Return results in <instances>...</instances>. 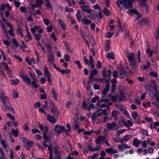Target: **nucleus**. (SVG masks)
<instances>
[{
	"mask_svg": "<svg viewBox=\"0 0 159 159\" xmlns=\"http://www.w3.org/2000/svg\"><path fill=\"white\" fill-rule=\"evenodd\" d=\"M45 5L49 9L52 8V6H51L48 0H45Z\"/></svg>",
	"mask_w": 159,
	"mask_h": 159,
	"instance_id": "79ce46f5",
	"label": "nucleus"
},
{
	"mask_svg": "<svg viewBox=\"0 0 159 159\" xmlns=\"http://www.w3.org/2000/svg\"><path fill=\"white\" fill-rule=\"evenodd\" d=\"M0 141H1V143L2 145L3 148H7V145L2 140H1Z\"/></svg>",
	"mask_w": 159,
	"mask_h": 159,
	"instance_id": "338daca9",
	"label": "nucleus"
},
{
	"mask_svg": "<svg viewBox=\"0 0 159 159\" xmlns=\"http://www.w3.org/2000/svg\"><path fill=\"white\" fill-rule=\"evenodd\" d=\"M118 22L119 23L118 31L123 32L124 31V30L121 24V22L120 21L119 19H118Z\"/></svg>",
	"mask_w": 159,
	"mask_h": 159,
	"instance_id": "a19ab883",
	"label": "nucleus"
},
{
	"mask_svg": "<svg viewBox=\"0 0 159 159\" xmlns=\"http://www.w3.org/2000/svg\"><path fill=\"white\" fill-rule=\"evenodd\" d=\"M99 97L97 96H96V97H93L92 99H91V102H93V103H95L97 101V100H98L99 101Z\"/></svg>",
	"mask_w": 159,
	"mask_h": 159,
	"instance_id": "a18cd8bd",
	"label": "nucleus"
},
{
	"mask_svg": "<svg viewBox=\"0 0 159 159\" xmlns=\"http://www.w3.org/2000/svg\"><path fill=\"white\" fill-rule=\"evenodd\" d=\"M33 143L32 141L28 142L25 145V147L26 149L28 150L32 147Z\"/></svg>",
	"mask_w": 159,
	"mask_h": 159,
	"instance_id": "cd10ccee",
	"label": "nucleus"
},
{
	"mask_svg": "<svg viewBox=\"0 0 159 159\" xmlns=\"http://www.w3.org/2000/svg\"><path fill=\"white\" fill-rule=\"evenodd\" d=\"M54 150H55V153L56 155H58L60 154V152L58 150V148L57 147H55Z\"/></svg>",
	"mask_w": 159,
	"mask_h": 159,
	"instance_id": "0e129e2a",
	"label": "nucleus"
},
{
	"mask_svg": "<svg viewBox=\"0 0 159 159\" xmlns=\"http://www.w3.org/2000/svg\"><path fill=\"white\" fill-rule=\"evenodd\" d=\"M132 116L134 119H136L138 116V113L136 112H134L132 113Z\"/></svg>",
	"mask_w": 159,
	"mask_h": 159,
	"instance_id": "de8ad7c7",
	"label": "nucleus"
},
{
	"mask_svg": "<svg viewBox=\"0 0 159 159\" xmlns=\"http://www.w3.org/2000/svg\"><path fill=\"white\" fill-rule=\"evenodd\" d=\"M107 57L110 59H114L115 58V55H113V53L112 52L107 53Z\"/></svg>",
	"mask_w": 159,
	"mask_h": 159,
	"instance_id": "2f4dec72",
	"label": "nucleus"
},
{
	"mask_svg": "<svg viewBox=\"0 0 159 159\" xmlns=\"http://www.w3.org/2000/svg\"><path fill=\"white\" fill-rule=\"evenodd\" d=\"M134 2V0H118L116 3L121 11H124L127 9L132 8Z\"/></svg>",
	"mask_w": 159,
	"mask_h": 159,
	"instance_id": "f257e3e1",
	"label": "nucleus"
},
{
	"mask_svg": "<svg viewBox=\"0 0 159 159\" xmlns=\"http://www.w3.org/2000/svg\"><path fill=\"white\" fill-rule=\"evenodd\" d=\"M81 8L82 10L85 12H87L88 13H90L91 12V10L90 9L89 7L86 5H82Z\"/></svg>",
	"mask_w": 159,
	"mask_h": 159,
	"instance_id": "4468645a",
	"label": "nucleus"
},
{
	"mask_svg": "<svg viewBox=\"0 0 159 159\" xmlns=\"http://www.w3.org/2000/svg\"><path fill=\"white\" fill-rule=\"evenodd\" d=\"M106 138L105 136H102L98 137V139L96 140V143L97 144L101 143L102 144L105 143V141H106Z\"/></svg>",
	"mask_w": 159,
	"mask_h": 159,
	"instance_id": "9d476101",
	"label": "nucleus"
},
{
	"mask_svg": "<svg viewBox=\"0 0 159 159\" xmlns=\"http://www.w3.org/2000/svg\"><path fill=\"white\" fill-rule=\"evenodd\" d=\"M145 87L146 89L148 90V91L152 90V89H153V86L151 84H146Z\"/></svg>",
	"mask_w": 159,
	"mask_h": 159,
	"instance_id": "7c9ffc66",
	"label": "nucleus"
},
{
	"mask_svg": "<svg viewBox=\"0 0 159 159\" xmlns=\"http://www.w3.org/2000/svg\"><path fill=\"white\" fill-rule=\"evenodd\" d=\"M98 73V70L96 69H95L94 70H91L90 73L94 75H97Z\"/></svg>",
	"mask_w": 159,
	"mask_h": 159,
	"instance_id": "69168bd1",
	"label": "nucleus"
},
{
	"mask_svg": "<svg viewBox=\"0 0 159 159\" xmlns=\"http://www.w3.org/2000/svg\"><path fill=\"white\" fill-rule=\"evenodd\" d=\"M51 36L53 40L54 41H56L57 40V39L56 37L55 34L54 33H52L51 34Z\"/></svg>",
	"mask_w": 159,
	"mask_h": 159,
	"instance_id": "774afa93",
	"label": "nucleus"
},
{
	"mask_svg": "<svg viewBox=\"0 0 159 159\" xmlns=\"http://www.w3.org/2000/svg\"><path fill=\"white\" fill-rule=\"evenodd\" d=\"M156 85H155L154 87L156 91L155 95L153 96V98H155L156 100L159 103V93L158 92L157 90L156 87Z\"/></svg>",
	"mask_w": 159,
	"mask_h": 159,
	"instance_id": "b1692460",
	"label": "nucleus"
},
{
	"mask_svg": "<svg viewBox=\"0 0 159 159\" xmlns=\"http://www.w3.org/2000/svg\"><path fill=\"white\" fill-rule=\"evenodd\" d=\"M39 126L40 128V129L43 132V137L44 140H48V137L47 136V134L48 132V127L46 126L45 130V128L43 127V125L41 124L39 125Z\"/></svg>",
	"mask_w": 159,
	"mask_h": 159,
	"instance_id": "0eeeda50",
	"label": "nucleus"
},
{
	"mask_svg": "<svg viewBox=\"0 0 159 159\" xmlns=\"http://www.w3.org/2000/svg\"><path fill=\"white\" fill-rule=\"evenodd\" d=\"M116 84H112L111 86V92L112 93H113L114 92L115 90L116 89Z\"/></svg>",
	"mask_w": 159,
	"mask_h": 159,
	"instance_id": "13d9d810",
	"label": "nucleus"
},
{
	"mask_svg": "<svg viewBox=\"0 0 159 159\" xmlns=\"http://www.w3.org/2000/svg\"><path fill=\"white\" fill-rule=\"evenodd\" d=\"M81 21L84 24L88 25L90 24L91 22V20L86 18H84L81 20Z\"/></svg>",
	"mask_w": 159,
	"mask_h": 159,
	"instance_id": "412c9836",
	"label": "nucleus"
},
{
	"mask_svg": "<svg viewBox=\"0 0 159 159\" xmlns=\"http://www.w3.org/2000/svg\"><path fill=\"white\" fill-rule=\"evenodd\" d=\"M66 128L63 126L57 124L54 127V132L57 135H59L61 133L65 131Z\"/></svg>",
	"mask_w": 159,
	"mask_h": 159,
	"instance_id": "7ed1b4c3",
	"label": "nucleus"
},
{
	"mask_svg": "<svg viewBox=\"0 0 159 159\" xmlns=\"http://www.w3.org/2000/svg\"><path fill=\"white\" fill-rule=\"evenodd\" d=\"M127 57L130 62L134 61L135 60L136 61V60L134 58V54L133 53H131L129 55L127 56Z\"/></svg>",
	"mask_w": 159,
	"mask_h": 159,
	"instance_id": "2eb2a0df",
	"label": "nucleus"
},
{
	"mask_svg": "<svg viewBox=\"0 0 159 159\" xmlns=\"http://www.w3.org/2000/svg\"><path fill=\"white\" fill-rule=\"evenodd\" d=\"M131 137L132 136L131 135H127L126 136H125L123 139L126 142L127 141L129 140V138Z\"/></svg>",
	"mask_w": 159,
	"mask_h": 159,
	"instance_id": "4d7b16f0",
	"label": "nucleus"
},
{
	"mask_svg": "<svg viewBox=\"0 0 159 159\" xmlns=\"http://www.w3.org/2000/svg\"><path fill=\"white\" fill-rule=\"evenodd\" d=\"M105 151L110 154H113L118 152V151L117 150H115L111 147L109 148L108 149H106Z\"/></svg>",
	"mask_w": 159,
	"mask_h": 159,
	"instance_id": "f3484780",
	"label": "nucleus"
},
{
	"mask_svg": "<svg viewBox=\"0 0 159 159\" xmlns=\"http://www.w3.org/2000/svg\"><path fill=\"white\" fill-rule=\"evenodd\" d=\"M147 65H143L141 66V67L143 70H145L146 69H148L150 66L151 64L148 61H147Z\"/></svg>",
	"mask_w": 159,
	"mask_h": 159,
	"instance_id": "473e14b6",
	"label": "nucleus"
},
{
	"mask_svg": "<svg viewBox=\"0 0 159 159\" xmlns=\"http://www.w3.org/2000/svg\"><path fill=\"white\" fill-rule=\"evenodd\" d=\"M50 104L51 106H50V107L51 108V111L52 112L53 115L57 118L59 116V112L57 108L55 107L53 103L50 102Z\"/></svg>",
	"mask_w": 159,
	"mask_h": 159,
	"instance_id": "39448f33",
	"label": "nucleus"
},
{
	"mask_svg": "<svg viewBox=\"0 0 159 159\" xmlns=\"http://www.w3.org/2000/svg\"><path fill=\"white\" fill-rule=\"evenodd\" d=\"M60 72L62 75H63L65 73L67 74H68L71 73V71L70 69H68L65 70H63L61 69Z\"/></svg>",
	"mask_w": 159,
	"mask_h": 159,
	"instance_id": "c85d7f7f",
	"label": "nucleus"
},
{
	"mask_svg": "<svg viewBox=\"0 0 159 159\" xmlns=\"http://www.w3.org/2000/svg\"><path fill=\"white\" fill-rule=\"evenodd\" d=\"M82 107L84 109H87V107L88 104L86 103L85 101H83L82 105Z\"/></svg>",
	"mask_w": 159,
	"mask_h": 159,
	"instance_id": "6e6d98bb",
	"label": "nucleus"
},
{
	"mask_svg": "<svg viewBox=\"0 0 159 159\" xmlns=\"http://www.w3.org/2000/svg\"><path fill=\"white\" fill-rule=\"evenodd\" d=\"M106 67H104L103 68L102 70V74L103 75V76L104 77L103 79H95V80L96 81L98 82L99 81L100 82H103L105 80H106V79L107 77V75L106 74Z\"/></svg>",
	"mask_w": 159,
	"mask_h": 159,
	"instance_id": "6e6552de",
	"label": "nucleus"
},
{
	"mask_svg": "<svg viewBox=\"0 0 159 159\" xmlns=\"http://www.w3.org/2000/svg\"><path fill=\"white\" fill-rule=\"evenodd\" d=\"M115 106L117 108L120 109L121 111L125 108L123 106L119 104H116Z\"/></svg>",
	"mask_w": 159,
	"mask_h": 159,
	"instance_id": "864d4df0",
	"label": "nucleus"
},
{
	"mask_svg": "<svg viewBox=\"0 0 159 159\" xmlns=\"http://www.w3.org/2000/svg\"><path fill=\"white\" fill-rule=\"evenodd\" d=\"M126 129H121L120 130H117L115 133V135L118 136L120 135V134L123 133L124 132L126 131Z\"/></svg>",
	"mask_w": 159,
	"mask_h": 159,
	"instance_id": "4c0bfd02",
	"label": "nucleus"
},
{
	"mask_svg": "<svg viewBox=\"0 0 159 159\" xmlns=\"http://www.w3.org/2000/svg\"><path fill=\"white\" fill-rule=\"evenodd\" d=\"M110 85L107 84L106 85L105 87L104 88L103 90L102 91V94L104 95H106L107 93L109 90Z\"/></svg>",
	"mask_w": 159,
	"mask_h": 159,
	"instance_id": "6ab92c4d",
	"label": "nucleus"
},
{
	"mask_svg": "<svg viewBox=\"0 0 159 159\" xmlns=\"http://www.w3.org/2000/svg\"><path fill=\"white\" fill-rule=\"evenodd\" d=\"M130 66L131 67V69L133 70H134L137 69L138 67L135 61L130 62Z\"/></svg>",
	"mask_w": 159,
	"mask_h": 159,
	"instance_id": "5701e85b",
	"label": "nucleus"
},
{
	"mask_svg": "<svg viewBox=\"0 0 159 159\" xmlns=\"http://www.w3.org/2000/svg\"><path fill=\"white\" fill-rule=\"evenodd\" d=\"M58 21L59 24L61 25V27L64 30L66 29V25L64 22L60 19H58Z\"/></svg>",
	"mask_w": 159,
	"mask_h": 159,
	"instance_id": "a878e982",
	"label": "nucleus"
},
{
	"mask_svg": "<svg viewBox=\"0 0 159 159\" xmlns=\"http://www.w3.org/2000/svg\"><path fill=\"white\" fill-rule=\"evenodd\" d=\"M41 35V34H34V37L37 41H39Z\"/></svg>",
	"mask_w": 159,
	"mask_h": 159,
	"instance_id": "49530a36",
	"label": "nucleus"
},
{
	"mask_svg": "<svg viewBox=\"0 0 159 159\" xmlns=\"http://www.w3.org/2000/svg\"><path fill=\"white\" fill-rule=\"evenodd\" d=\"M39 28L40 27H38L37 25H35L33 28H31V30L33 33L34 34L36 32V31L38 30Z\"/></svg>",
	"mask_w": 159,
	"mask_h": 159,
	"instance_id": "f704fd0d",
	"label": "nucleus"
},
{
	"mask_svg": "<svg viewBox=\"0 0 159 159\" xmlns=\"http://www.w3.org/2000/svg\"><path fill=\"white\" fill-rule=\"evenodd\" d=\"M21 78L24 81L28 84H30L31 79L30 78L27 76V74L25 75Z\"/></svg>",
	"mask_w": 159,
	"mask_h": 159,
	"instance_id": "4be33fe9",
	"label": "nucleus"
},
{
	"mask_svg": "<svg viewBox=\"0 0 159 159\" xmlns=\"http://www.w3.org/2000/svg\"><path fill=\"white\" fill-rule=\"evenodd\" d=\"M54 59V55L51 53H50L48 56V61L49 63L50 64H52L53 63Z\"/></svg>",
	"mask_w": 159,
	"mask_h": 159,
	"instance_id": "ddd939ff",
	"label": "nucleus"
},
{
	"mask_svg": "<svg viewBox=\"0 0 159 159\" xmlns=\"http://www.w3.org/2000/svg\"><path fill=\"white\" fill-rule=\"evenodd\" d=\"M76 16L77 18L79 21H80L81 18V16L80 14V11L79 10L77 11V13L76 14Z\"/></svg>",
	"mask_w": 159,
	"mask_h": 159,
	"instance_id": "c9c22d12",
	"label": "nucleus"
},
{
	"mask_svg": "<svg viewBox=\"0 0 159 159\" xmlns=\"http://www.w3.org/2000/svg\"><path fill=\"white\" fill-rule=\"evenodd\" d=\"M43 20L44 24L46 25H48L50 23V21L48 19H43Z\"/></svg>",
	"mask_w": 159,
	"mask_h": 159,
	"instance_id": "603ef678",
	"label": "nucleus"
},
{
	"mask_svg": "<svg viewBox=\"0 0 159 159\" xmlns=\"http://www.w3.org/2000/svg\"><path fill=\"white\" fill-rule=\"evenodd\" d=\"M149 75L150 76H152L155 77H158L157 73L152 72L149 73Z\"/></svg>",
	"mask_w": 159,
	"mask_h": 159,
	"instance_id": "680f3d73",
	"label": "nucleus"
},
{
	"mask_svg": "<svg viewBox=\"0 0 159 159\" xmlns=\"http://www.w3.org/2000/svg\"><path fill=\"white\" fill-rule=\"evenodd\" d=\"M13 39V43L14 45L16 47H18L19 45L18 44V43L17 42V41H16V39L13 38L12 39Z\"/></svg>",
	"mask_w": 159,
	"mask_h": 159,
	"instance_id": "052dcab7",
	"label": "nucleus"
},
{
	"mask_svg": "<svg viewBox=\"0 0 159 159\" xmlns=\"http://www.w3.org/2000/svg\"><path fill=\"white\" fill-rule=\"evenodd\" d=\"M77 120V119H74V124L73 126H74V129H75L78 128L79 127V125L78 123Z\"/></svg>",
	"mask_w": 159,
	"mask_h": 159,
	"instance_id": "ea45409f",
	"label": "nucleus"
},
{
	"mask_svg": "<svg viewBox=\"0 0 159 159\" xmlns=\"http://www.w3.org/2000/svg\"><path fill=\"white\" fill-rule=\"evenodd\" d=\"M12 94L14 98H17L19 97V93L16 90H13Z\"/></svg>",
	"mask_w": 159,
	"mask_h": 159,
	"instance_id": "58836bf2",
	"label": "nucleus"
},
{
	"mask_svg": "<svg viewBox=\"0 0 159 159\" xmlns=\"http://www.w3.org/2000/svg\"><path fill=\"white\" fill-rule=\"evenodd\" d=\"M44 46H46L47 48V50L49 51V53H51L52 47L49 42L46 43V44H44Z\"/></svg>",
	"mask_w": 159,
	"mask_h": 159,
	"instance_id": "c756f323",
	"label": "nucleus"
},
{
	"mask_svg": "<svg viewBox=\"0 0 159 159\" xmlns=\"http://www.w3.org/2000/svg\"><path fill=\"white\" fill-rule=\"evenodd\" d=\"M139 4L141 7H145L146 9H148V6L146 5V3L145 2L140 0Z\"/></svg>",
	"mask_w": 159,
	"mask_h": 159,
	"instance_id": "e433bc0d",
	"label": "nucleus"
},
{
	"mask_svg": "<svg viewBox=\"0 0 159 159\" xmlns=\"http://www.w3.org/2000/svg\"><path fill=\"white\" fill-rule=\"evenodd\" d=\"M124 86H119L118 87V92L121 96H123L124 94Z\"/></svg>",
	"mask_w": 159,
	"mask_h": 159,
	"instance_id": "a211bd4d",
	"label": "nucleus"
},
{
	"mask_svg": "<svg viewBox=\"0 0 159 159\" xmlns=\"http://www.w3.org/2000/svg\"><path fill=\"white\" fill-rule=\"evenodd\" d=\"M119 70L120 72L121 76L120 77V78H124L127 75V72L121 66L120 67L119 69Z\"/></svg>",
	"mask_w": 159,
	"mask_h": 159,
	"instance_id": "1a4fd4ad",
	"label": "nucleus"
},
{
	"mask_svg": "<svg viewBox=\"0 0 159 159\" xmlns=\"http://www.w3.org/2000/svg\"><path fill=\"white\" fill-rule=\"evenodd\" d=\"M105 50L106 52L108 51L110 49V40H107L105 43Z\"/></svg>",
	"mask_w": 159,
	"mask_h": 159,
	"instance_id": "bb28decb",
	"label": "nucleus"
},
{
	"mask_svg": "<svg viewBox=\"0 0 159 159\" xmlns=\"http://www.w3.org/2000/svg\"><path fill=\"white\" fill-rule=\"evenodd\" d=\"M141 143V141L138 140L137 138H135L134 139L133 145L136 147H139V145Z\"/></svg>",
	"mask_w": 159,
	"mask_h": 159,
	"instance_id": "dca6fc26",
	"label": "nucleus"
},
{
	"mask_svg": "<svg viewBox=\"0 0 159 159\" xmlns=\"http://www.w3.org/2000/svg\"><path fill=\"white\" fill-rule=\"evenodd\" d=\"M114 34V33L113 32H107L106 34V37L110 38Z\"/></svg>",
	"mask_w": 159,
	"mask_h": 159,
	"instance_id": "8fccbe9b",
	"label": "nucleus"
},
{
	"mask_svg": "<svg viewBox=\"0 0 159 159\" xmlns=\"http://www.w3.org/2000/svg\"><path fill=\"white\" fill-rule=\"evenodd\" d=\"M88 37L89 38L90 42L92 44L93 48H94V44H95L94 42V39L93 37L90 34H88Z\"/></svg>",
	"mask_w": 159,
	"mask_h": 159,
	"instance_id": "aec40b11",
	"label": "nucleus"
},
{
	"mask_svg": "<svg viewBox=\"0 0 159 159\" xmlns=\"http://www.w3.org/2000/svg\"><path fill=\"white\" fill-rule=\"evenodd\" d=\"M11 81H12L11 84L12 85L17 84L19 82V80L18 79H16L15 80H11Z\"/></svg>",
	"mask_w": 159,
	"mask_h": 159,
	"instance_id": "37998d69",
	"label": "nucleus"
},
{
	"mask_svg": "<svg viewBox=\"0 0 159 159\" xmlns=\"http://www.w3.org/2000/svg\"><path fill=\"white\" fill-rule=\"evenodd\" d=\"M125 115H126L127 117L129 116V114L127 110L125 108L121 111Z\"/></svg>",
	"mask_w": 159,
	"mask_h": 159,
	"instance_id": "e2e57ef3",
	"label": "nucleus"
},
{
	"mask_svg": "<svg viewBox=\"0 0 159 159\" xmlns=\"http://www.w3.org/2000/svg\"><path fill=\"white\" fill-rule=\"evenodd\" d=\"M103 11L104 13V14L106 16H109L111 14V13L110 11L107 10L106 7H104L103 9Z\"/></svg>",
	"mask_w": 159,
	"mask_h": 159,
	"instance_id": "72a5a7b5",
	"label": "nucleus"
},
{
	"mask_svg": "<svg viewBox=\"0 0 159 159\" xmlns=\"http://www.w3.org/2000/svg\"><path fill=\"white\" fill-rule=\"evenodd\" d=\"M11 133L13 135L14 137H17L19 135V132L18 129L15 130L13 128H12Z\"/></svg>",
	"mask_w": 159,
	"mask_h": 159,
	"instance_id": "393cba45",
	"label": "nucleus"
},
{
	"mask_svg": "<svg viewBox=\"0 0 159 159\" xmlns=\"http://www.w3.org/2000/svg\"><path fill=\"white\" fill-rule=\"evenodd\" d=\"M55 116H51L50 114H48L47 115V118L48 120L50 123H52L53 124L56 123V120L55 118Z\"/></svg>",
	"mask_w": 159,
	"mask_h": 159,
	"instance_id": "f8f14e48",
	"label": "nucleus"
},
{
	"mask_svg": "<svg viewBox=\"0 0 159 159\" xmlns=\"http://www.w3.org/2000/svg\"><path fill=\"white\" fill-rule=\"evenodd\" d=\"M155 85L157 86L156 87L157 89V88L158 87V86L156 84H155L153 86V89H152V90H150L149 91V95L152 98H153V97L155 96V95L156 91H155V88H154L155 86Z\"/></svg>",
	"mask_w": 159,
	"mask_h": 159,
	"instance_id": "9b49d317",
	"label": "nucleus"
},
{
	"mask_svg": "<svg viewBox=\"0 0 159 159\" xmlns=\"http://www.w3.org/2000/svg\"><path fill=\"white\" fill-rule=\"evenodd\" d=\"M97 116H98L97 113L96 112H93L92 116V120H93L94 121V122H95V120L97 118Z\"/></svg>",
	"mask_w": 159,
	"mask_h": 159,
	"instance_id": "09e8293b",
	"label": "nucleus"
},
{
	"mask_svg": "<svg viewBox=\"0 0 159 159\" xmlns=\"http://www.w3.org/2000/svg\"><path fill=\"white\" fill-rule=\"evenodd\" d=\"M127 12L130 15H132L133 14H137V16L136 18V20H139L142 17L141 14L140 13H139L138 11L134 9H131L127 11Z\"/></svg>",
	"mask_w": 159,
	"mask_h": 159,
	"instance_id": "423d86ee",
	"label": "nucleus"
},
{
	"mask_svg": "<svg viewBox=\"0 0 159 159\" xmlns=\"http://www.w3.org/2000/svg\"><path fill=\"white\" fill-rule=\"evenodd\" d=\"M107 126L110 130H116L119 128V126L114 122H112L111 123H107Z\"/></svg>",
	"mask_w": 159,
	"mask_h": 159,
	"instance_id": "20e7f679",
	"label": "nucleus"
},
{
	"mask_svg": "<svg viewBox=\"0 0 159 159\" xmlns=\"http://www.w3.org/2000/svg\"><path fill=\"white\" fill-rule=\"evenodd\" d=\"M1 99L5 109L7 110L8 109L10 111H11L12 112H14L15 111L14 108L11 106L9 105L10 103L8 98L7 97L5 96Z\"/></svg>",
	"mask_w": 159,
	"mask_h": 159,
	"instance_id": "f03ea898",
	"label": "nucleus"
},
{
	"mask_svg": "<svg viewBox=\"0 0 159 159\" xmlns=\"http://www.w3.org/2000/svg\"><path fill=\"white\" fill-rule=\"evenodd\" d=\"M126 32V33H125V38H128L129 39L130 38V36L129 35V31H125Z\"/></svg>",
	"mask_w": 159,
	"mask_h": 159,
	"instance_id": "5fc2aeb1",
	"label": "nucleus"
},
{
	"mask_svg": "<svg viewBox=\"0 0 159 159\" xmlns=\"http://www.w3.org/2000/svg\"><path fill=\"white\" fill-rule=\"evenodd\" d=\"M30 83L35 88H37L39 87L38 84L36 83L35 81H33Z\"/></svg>",
	"mask_w": 159,
	"mask_h": 159,
	"instance_id": "bf43d9fd",
	"label": "nucleus"
},
{
	"mask_svg": "<svg viewBox=\"0 0 159 159\" xmlns=\"http://www.w3.org/2000/svg\"><path fill=\"white\" fill-rule=\"evenodd\" d=\"M155 37L156 39H159V27H158L157 29L155 34Z\"/></svg>",
	"mask_w": 159,
	"mask_h": 159,
	"instance_id": "c03bdc74",
	"label": "nucleus"
},
{
	"mask_svg": "<svg viewBox=\"0 0 159 159\" xmlns=\"http://www.w3.org/2000/svg\"><path fill=\"white\" fill-rule=\"evenodd\" d=\"M147 53L149 54V57H151L152 55L153 51L150 50V49L149 48H148L147 49Z\"/></svg>",
	"mask_w": 159,
	"mask_h": 159,
	"instance_id": "3c124183",
	"label": "nucleus"
}]
</instances>
